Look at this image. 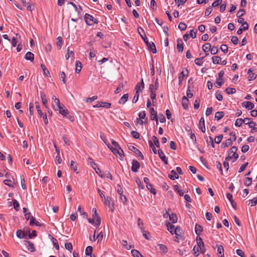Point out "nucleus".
Wrapping results in <instances>:
<instances>
[{"mask_svg":"<svg viewBox=\"0 0 257 257\" xmlns=\"http://www.w3.org/2000/svg\"><path fill=\"white\" fill-rule=\"evenodd\" d=\"M57 110L59 111V113L63 115L64 116L68 114V111L67 109H64L62 106H60V109H57Z\"/></svg>","mask_w":257,"mask_h":257,"instance_id":"obj_34","label":"nucleus"},{"mask_svg":"<svg viewBox=\"0 0 257 257\" xmlns=\"http://www.w3.org/2000/svg\"><path fill=\"white\" fill-rule=\"evenodd\" d=\"M166 225L167 227V229L169 230V231L172 234H173V232L174 231V230L175 229V226L171 223L169 222H166Z\"/></svg>","mask_w":257,"mask_h":257,"instance_id":"obj_22","label":"nucleus"},{"mask_svg":"<svg viewBox=\"0 0 257 257\" xmlns=\"http://www.w3.org/2000/svg\"><path fill=\"white\" fill-rule=\"evenodd\" d=\"M131 135L133 138L135 139H139L140 138L139 133L135 131H133L131 132Z\"/></svg>","mask_w":257,"mask_h":257,"instance_id":"obj_62","label":"nucleus"},{"mask_svg":"<svg viewBox=\"0 0 257 257\" xmlns=\"http://www.w3.org/2000/svg\"><path fill=\"white\" fill-rule=\"evenodd\" d=\"M4 183L5 185L9 186L10 187H11V188L14 187V185L12 184V181L10 180H8V179L5 180L4 181Z\"/></svg>","mask_w":257,"mask_h":257,"instance_id":"obj_63","label":"nucleus"},{"mask_svg":"<svg viewBox=\"0 0 257 257\" xmlns=\"http://www.w3.org/2000/svg\"><path fill=\"white\" fill-rule=\"evenodd\" d=\"M212 7L211 6H209L206 9L205 12V16L206 17L209 16L210 15V14L211 13L212 11Z\"/></svg>","mask_w":257,"mask_h":257,"instance_id":"obj_55","label":"nucleus"},{"mask_svg":"<svg viewBox=\"0 0 257 257\" xmlns=\"http://www.w3.org/2000/svg\"><path fill=\"white\" fill-rule=\"evenodd\" d=\"M88 162L90 164L93 169L97 167V164L93 161V160L91 158H88Z\"/></svg>","mask_w":257,"mask_h":257,"instance_id":"obj_44","label":"nucleus"},{"mask_svg":"<svg viewBox=\"0 0 257 257\" xmlns=\"http://www.w3.org/2000/svg\"><path fill=\"white\" fill-rule=\"evenodd\" d=\"M220 49L224 53H227L228 52V46L225 44H222L220 46Z\"/></svg>","mask_w":257,"mask_h":257,"instance_id":"obj_59","label":"nucleus"},{"mask_svg":"<svg viewBox=\"0 0 257 257\" xmlns=\"http://www.w3.org/2000/svg\"><path fill=\"white\" fill-rule=\"evenodd\" d=\"M223 136L222 135H219L215 138L214 141L216 144H219L222 141Z\"/></svg>","mask_w":257,"mask_h":257,"instance_id":"obj_54","label":"nucleus"},{"mask_svg":"<svg viewBox=\"0 0 257 257\" xmlns=\"http://www.w3.org/2000/svg\"><path fill=\"white\" fill-rule=\"evenodd\" d=\"M138 31L141 38L143 39L148 49H150L153 54H156L157 53L156 46L153 42H149L144 29L142 27H139L138 28Z\"/></svg>","mask_w":257,"mask_h":257,"instance_id":"obj_1","label":"nucleus"},{"mask_svg":"<svg viewBox=\"0 0 257 257\" xmlns=\"http://www.w3.org/2000/svg\"><path fill=\"white\" fill-rule=\"evenodd\" d=\"M85 23L89 26H91L94 24H98V20L94 18L92 15L88 14H85L84 17Z\"/></svg>","mask_w":257,"mask_h":257,"instance_id":"obj_3","label":"nucleus"},{"mask_svg":"<svg viewBox=\"0 0 257 257\" xmlns=\"http://www.w3.org/2000/svg\"><path fill=\"white\" fill-rule=\"evenodd\" d=\"M245 13V11L244 9H240L237 13L236 16L238 18L241 17L244 15Z\"/></svg>","mask_w":257,"mask_h":257,"instance_id":"obj_58","label":"nucleus"},{"mask_svg":"<svg viewBox=\"0 0 257 257\" xmlns=\"http://www.w3.org/2000/svg\"><path fill=\"white\" fill-rule=\"evenodd\" d=\"M188 74L189 71L186 68H185L181 72V73L179 74L178 76L179 85H181L182 84L183 80L185 79V78L188 76Z\"/></svg>","mask_w":257,"mask_h":257,"instance_id":"obj_5","label":"nucleus"},{"mask_svg":"<svg viewBox=\"0 0 257 257\" xmlns=\"http://www.w3.org/2000/svg\"><path fill=\"white\" fill-rule=\"evenodd\" d=\"M52 242H53L54 246L55 247V248L57 250H58L59 249V244H58L57 240L56 238H55L54 237H52Z\"/></svg>","mask_w":257,"mask_h":257,"instance_id":"obj_51","label":"nucleus"},{"mask_svg":"<svg viewBox=\"0 0 257 257\" xmlns=\"http://www.w3.org/2000/svg\"><path fill=\"white\" fill-rule=\"evenodd\" d=\"M128 98V94H124L123 95V96L120 98L119 99L118 103L119 104H124L127 100Z\"/></svg>","mask_w":257,"mask_h":257,"instance_id":"obj_29","label":"nucleus"},{"mask_svg":"<svg viewBox=\"0 0 257 257\" xmlns=\"http://www.w3.org/2000/svg\"><path fill=\"white\" fill-rule=\"evenodd\" d=\"M243 122L242 118H237L235 122V125L236 126H240Z\"/></svg>","mask_w":257,"mask_h":257,"instance_id":"obj_64","label":"nucleus"},{"mask_svg":"<svg viewBox=\"0 0 257 257\" xmlns=\"http://www.w3.org/2000/svg\"><path fill=\"white\" fill-rule=\"evenodd\" d=\"M25 244L29 251L31 252H34L35 251L34 245L32 242L28 241H25Z\"/></svg>","mask_w":257,"mask_h":257,"instance_id":"obj_16","label":"nucleus"},{"mask_svg":"<svg viewBox=\"0 0 257 257\" xmlns=\"http://www.w3.org/2000/svg\"><path fill=\"white\" fill-rule=\"evenodd\" d=\"M204 57H202L201 58H196L195 60V63L198 66H201L203 64V59Z\"/></svg>","mask_w":257,"mask_h":257,"instance_id":"obj_53","label":"nucleus"},{"mask_svg":"<svg viewBox=\"0 0 257 257\" xmlns=\"http://www.w3.org/2000/svg\"><path fill=\"white\" fill-rule=\"evenodd\" d=\"M158 155L161 160L166 164H168V159L161 149L158 150Z\"/></svg>","mask_w":257,"mask_h":257,"instance_id":"obj_12","label":"nucleus"},{"mask_svg":"<svg viewBox=\"0 0 257 257\" xmlns=\"http://www.w3.org/2000/svg\"><path fill=\"white\" fill-rule=\"evenodd\" d=\"M169 220L172 223H176L177 222L178 218L176 214L172 213L169 217Z\"/></svg>","mask_w":257,"mask_h":257,"instance_id":"obj_31","label":"nucleus"},{"mask_svg":"<svg viewBox=\"0 0 257 257\" xmlns=\"http://www.w3.org/2000/svg\"><path fill=\"white\" fill-rule=\"evenodd\" d=\"M177 49L179 53H182L183 51L184 47H183V42L181 39H178L177 40Z\"/></svg>","mask_w":257,"mask_h":257,"instance_id":"obj_13","label":"nucleus"},{"mask_svg":"<svg viewBox=\"0 0 257 257\" xmlns=\"http://www.w3.org/2000/svg\"><path fill=\"white\" fill-rule=\"evenodd\" d=\"M16 235L19 238H24L26 236L25 233L21 230H18L16 232Z\"/></svg>","mask_w":257,"mask_h":257,"instance_id":"obj_35","label":"nucleus"},{"mask_svg":"<svg viewBox=\"0 0 257 257\" xmlns=\"http://www.w3.org/2000/svg\"><path fill=\"white\" fill-rule=\"evenodd\" d=\"M178 28L181 31H184L187 28V25L183 22H180L179 24Z\"/></svg>","mask_w":257,"mask_h":257,"instance_id":"obj_50","label":"nucleus"},{"mask_svg":"<svg viewBox=\"0 0 257 257\" xmlns=\"http://www.w3.org/2000/svg\"><path fill=\"white\" fill-rule=\"evenodd\" d=\"M171 173L173 174V175H169L168 177L169 178L171 179V180H174L175 179H178L179 178V176L177 174V172H176V171L174 170H172L171 171Z\"/></svg>","mask_w":257,"mask_h":257,"instance_id":"obj_32","label":"nucleus"},{"mask_svg":"<svg viewBox=\"0 0 257 257\" xmlns=\"http://www.w3.org/2000/svg\"><path fill=\"white\" fill-rule=\"evenodd\" d=\"M112 198L110 197H105L103 198V200H102L103 203L105 205L107 206L110 211L111 212H113L115 209V207L114 206V204L112 203L111 205L110 204V201H111Z\"/></svg>","mask_w":257,"mask_h":257,"instance_id":"obj_4","label":"nucleus"},{"mask_svg":"<svg viewBox=\"0 0 257 257\" xmlns=\"http://www.w3.org/2000/svg\"><path fill=\"white\" fill-rule=\"evenodd\" d=\"M174 189L176 192H177L179 193L180 196H182L184 195L183 192L182 191V190H181L179 188V186L177 185H174Z\"/></svg>","mask_w":257,"mask_h":257,"instance_id":"obj_42","label":"nucleus"},{"mask_svg":"<svg viewBox=\"0 0 257 257\" xmlns=\"http://www.w3.org/2000/svg\"><path fill=\"white\" fill-rule=\"evenodd\" d=\"M232 145V141L231 139H228L226 140L225 142H223L221 144V148H224L225 147H228L231 146Z\"/></svg>","mask_w":257,"mask_h":257,"instance_id":"obj_23","label":"nucleus"},{"mask_svg":"<svg viewBox=\"0 0 257 257\" xmlns=\"http://www.w3.org/2000/svg\"><path fill=\"white\" fill-rule=\"evenodd\" d=\"M40 94L43 104L44 105L45 108H48L47 105V99L45 94L43 92L41 91Z\"/></svg>","mask_w":257,"mask_h":257,"instance_id":"obj_15","label":"nucleus"},{"mask_svg":"<svg viewBox=\"0 0 257 257\" xmlns=\"http://www.w3.org/2000/svg\"><path fill=\"white\" fill-rule=\"evenodd\" d=\"M224 116V112L223 111H217L215 114V119L217 120H220Z\"/></svg>","mask_w":257,"mask_h":257,"instance_id":"obj_30","label":"nucleus"},{"mask_svg":"<svg viewBox=\"0 0 257 257\" xmlns=\"http://www.w3.org/2000/svg\"><path fill=\"white\" fill-rule=\"evenodd\" d=\"M216 247L217 248V252L219 256L224 257V248L222 245L217 244Z\"/></svg>","mask_w":257,"mask_h":257,"instance_id":"obj_19","label":"nucleus"},{"mask_svg":"<svg viewBox=\"0 0 257 257\" xmlns=\"http://www.w3.org/2000/svg\"><path fill=\"white\" fill-rule=\"evenodd\" d=\"M131 253L134 257H140L142 255L141 253L136 249H132Z\"/></svg>","mask_w":257,"mask_h":257,"instance_id":"obj_48","label":"nucleus"},{"mask_svg":"<svg viewBox=\"0 0 257 257\" xmlns=\"http://www.w3.org/2000/svg\"><path fill=\"white\" fill-rule=\"evenodd\" d=\"M196 239L198 245L197 247H198V249L200 248L201 253H204L205 251V249L204 248V244L202 240V239L199 236H197Z\"/></svg>","mask_w":257,"mask_h":257,"instance_id":"obj_7","label":"nucleus"},{"mask_svg":"<svg viewBox=\"0 0 257 257\" xmlns=\"http://www.w3.org/2000/svg\"><path fill=\"white\" fill-rule=\"evenodd\" d=\"M160 249L163 252V253H166L168 251V249L167 246L162 244H159Z\"/></svg>","mask_w":257,"mask_h":257,"instance_id":"obj_49","label":"nucleus"},{"mask_svg":"<svg viewBox=\"0 0 257 257\" xmlns=\"http://www.w3.org/2000/svg\"><path fill=\"white\" fill-rule=\"evenodd\" d=\"M14 207L15 209L16 210L18 211L19 210L20 208V205L18 203V201L16 199L13 200Z\"/></svg>","mask_w":257,"mask_h":257,"instance_id":"obj_52","label":"nucleus"},{"mask_svg":"<svg viewBox=\"0 0 257 257\" xmlns=\"http://www.w3.org/2000/svg\"><path fill=\"white\" fill-rule=\"evenodd\" d=\"M199 128L203 132H205V120L203 117H201L199 122Z\"/></svg>","mask_w":257,"mask_h":257,"instance_id":"obj_20","label":"nucleus"},{"mask_svg":"<svg viewBox=\"0 0 257 257\" xmlns=\"http://www.w3.org/2000/svg\"><path fill=\"white\" fill-rule=\"evenodd\" d=\"M82 68V64L80 61H76L75 64V72L78 74L80 72Z\"/></svg>","mask_w":257,"mask_h":257,"instance_id":"obj_26","label":"nucleus"},{"mask_svg":"<svg viewBox=\"0 0 257 257\" xmlns=\"http://www.w3.org/2000/svg\"><path fill=\"white\" fill-rule=\"evenodd\" d=\"M223 83H224V81L222 80V79L217 78L215 82V86L217 88H220L222 86V85L223 84Z\"/></svg>","mask_w":257,"mask_h":257,"instance_id":"obj_37","label":"nucleus"},{"mask_svg":"<svg viewBox=\"0 0 257 257\" xmlns=\"http://www.w3.org/2000/svg\"><path fill=\"white\" fill-rule=\"evenodd\" d=\"M242 106L248 110H251L254 107V104L250 101H244L241 104Z\"/></svg>","mask_w":257,"mask_h":257,"instance_id":"obj_14","label":"nucleus"},{"mask_svg":"<svg viewBox=\"0 0 257 257\" xmlns=\"http://www.w3.org/2000/svg\"><path fill=\"white\" fill-rule=\"evenodd\" d=\"M54 103L52 104L53 108L55 110H57V109H60V105L59 99H57L56 100L54 101Z\"/></svg>","mask_w":257,"mask_h":257,"instance_id":"obj_36","label":"nucleus"},{"mask_svg":"<svg viewBox=\"0 0 257 257\" xmlns=\"http://www.w3.org/2000/svg\"><path fill=\"white\" fill-rule=\"evenodd\" d=\"M152 139H153V140L154 143L155 145H156V146L157 148H159L160 147V143H159V141L158 139H157V138L156 136H153L152 137Z\"/></svg>","mask_w":257,"mask_h":257,"instance_id":"obj_57","label":"nucleus"},{"mask_svg":"<svg viewBox=\"0 0 257 257\" xmlns=\"http://www.w3.org/2000/svg\"><path fill=\"white\" fill-rule=\"evenodd\" d=\"M238 149L236 147L233 146L230 149L228 155L225 158V161H228L229 159L234 158L233 162H235L238 158V155L236 153Z\"/></svg>","mask_w":257,"mask_h":257,"instance_id":"obj_2","label":"nucleus"},{"mask_svg":"<svg viewBox=\"0 0 257 257\" xmlns=\"http://www.w3.org/2000/svg\"><path fill=\"white\" fill-rule=\"evenodd\" d=\"M25 58L27 60H30V61L33 62L34 60V55L31 52H28L25 56Z\"/></svg>","mask_w":257,"mask_h":257,"instance_id":"obj_25","label":"nucleus"},{"mask_svg":"<svg viewBox=\"0 0 257 257\" xmlns=\"http://www.w3.org/2000/svg\"><path fill=\"white\" fill-rule=\"evenodd\" d=\"M128 147L130 150L134 152L138 156H139L141 159V160H143L144 159V157L143 154L136 147L132 145L129 146Z\"/></svg>","mask_w":257,"mask_h":257,"instance_id":"obj_8","label":"nucleus"},{"mask_svg":"<svg viewBox=\"0 0 257 257\" xmlns=\"http://www.w3.org/2000/svg\"><path fill=\"white\" fill-rule=\"evenodd\" d=\"M195 231L196 234L199 236L203 231L202 226L198 224H196L195 227Z\"/></svg>","mask_w":257,"mask_h":257,"instance_id":"obj_27","label":"nucleus"},{"mask_svg":"<svg viewBox=\"0 0 257 257\" xmlns=\"http://www.w3.org/2000/svg\"><path fill=\"white\" fill-rule=\"evenodd\" d=\"M212 62L214 64H219L221 61V58L219 56H213L212 58Z\"/></svg>","mask_w":257,"mask_h":257,"instance_id":"obj_40","label":"nucleus"},{"mask_svg":"<svg viewBox=\"0 0 257 257\" xmlns=\"http://www.w3.org/2000/svg\"><path fill=\"white\" fill-rule=\"evenodd\" d=\"M247 74L248 75V80L249 81L253 80L256 78V74L252 72L251 68L248 69Z\"/></svg>","mask_w":257,"mask_h":257,"instance_id":"obj_21","label":"nucleus"},{"mask_svg":"<svg viewBox=\"0 0 257 257\" xmlns=\"http://www.w3.org/2000/svg\"><path fill=\"white\" fill-rule=\"evenodd\" d=\"M150 113L151 114L150 119L152 120H155L157 117V112L156 111L153 107H151L150 109Z\"/></svg>","mask_w":257,"mask_h":257,"instance_id":"obj_24","label":"nucleus"},{"mask_svg":"<svg viewBox=\"0 0 257 257\" xmlns=\"http://www.w3.org/2000/svg\"><path fill=\"white\" fill-rule=\"evenodd\" d=\"M124 86V84L123 83H120L118 86L116 88V90L114 91V93L115 94H117L121 92L123 89Z\"/></svg>","mask_w":257,"mask_h":257,"instance_id":"obj_38","label":"nucleus"},{"mask_svg":"<svg viewBox=\"0 0 257 257\" xmlns=\"http://www.w3.org/2000/svg\"><path fill=\"white\" fill-rule=\"evenodd\" d=\"M110 149V150H111V152L115 155H118L119 156V158L121 160L122 157H123L124 156V153L123 150L121 149V147H120V149L116 148H113L112 147H110L109 145L107 146Z\"/></svg>","mask_w":257,"mask_h":257,"instance_id":"obj_6","label":"nucleus"},{"mask_svg":"<svg viewBox=\"0 0 257 257\" xmlns=\"http://www.w3.org/2000/svg\"><path fill=\"white\" fill-rule=\"evenodd\" d=\"M211 46L210 43H206L202 46V49L203 51L206 52V56H208V53H206L208 52L211 49Z\"/></svg>","mask_w":257,"mask_h":257,"instance_id":"obj_28","label":"nucleus"},{"mask_svg":"<svg viewBox=\"0 0 257 257\" xmlns=\"http://www.w3.org/2000/svg\"><path fill=\"white\" fill-rule=\"evenodd\" d=\"M96 173L101 178H103L104 175L102 174L101 170L98 168L96 167V168H94V169Z\"/></svg>","mask_w":257,"mask_h":257,"instance_id":"obj_60","label":"nucleus"},{"mask_svg":"<svg viewBox=\"0 0 257 257\" xmlns=\"http://www.w3.org/2000/svg\"><path fill=\"white\" fill-rule=\"evenodd\" d=\"M65 248L71 251L72 249H73V247H72V243H70V242H66L65 243Z\"/></svg>","mask_w":257,"mask_h":257,"instance_id":"obj_56","label":"nucleus"},{"mask_svg":"<svg viewBox=\"0 0 257 257\" xmlns=\"http://www.w3.org/2000/svg\"><path fill=\"white\" fill-rule=\"evenodd\" d=\"M93 248L91 246H87L85 249V254L87 256H90L92 254Z\"/></svg>","mask_w":257,"mask_h":257,"instance_id":"obj_39","label":"nucleus"},{"mask_svg":"<svg viewBox=\"0 0 257 257\" xmlns=\"http://www.w3.org/2000/svg\"><path fill=\"white\" fill-rule=\"evenodd\" d=\"M252 179L249 177H246L244 181V185L246 186H249L251 184Z\"/></svg>","mask_w":257,"mask_h":257,"instance_id":"obj_45","label":"nucleus"},{"mask_svg":"<svg viewBox=\"0 0 257 257\" xmlns=\"http://www.w3.org/2000/svg\"><path fill=\"white\" fill-rule=\"evenodd\" d=\"M225 91L226 92V93L228 94H234L236 92V90L235 88H230V87H228V88H226Z\"/></svg>","mask_w":257,"mask_h":257,"instance_id":"obj_43","label":"nucleus"},{"mask_svg":"<svg viewBox=\"0 0 257 257\" xmlns=\"http://www.w3.org/2000/svg\"><path fill=\"white\" fill-rule=\"evenodd\" d=\"M188 98L185 96H183L182 105L184 109H187L188 108Z\"/></svg>","mask_w":257,"mask_h":257,"instance_id":"obj_17","label":"nucleus"},{"mask_svg":"<svg viewBox=\"0 0 257 257\" xmlns=\"http://www.w3.org/2000/svg\"><path fill=\"white\" fill-rule=\"evenodd\" d=\"M140 167V163L136 160L134 159L132 161V166L131 168V170L134 172H137L138 171V169Z\"/></svg>","mask_w":257,"mask_h":257,"instance_id":"obj_9","label":"nucleus"},{"mask_svg":"<svg viewBox=\"0 0 257 257\" xmlns=\"http://www.w3.org/2000/svg\"><path fill=\"white\" fill-rule=\"evenodd\" d=\"M226 197L229 200V201H230V203H231V205L232 206V207L234 208V209H236V203L233 201V199H232V194H231L230 193H227L226 194Z\"/></svg>","mask_w":257,"mask_h":257,"instance_id":"obj_18","label":"nucleus"},{"mask_svg":"<svg viewBox=\"0 0 257 257\" xmlns=\"http://www.w3.org/2000/svg\"><path fill=\"white\" fill-rule=\"evenodd\" d=\"M41 67L43 71L44 74L45 76H46L47 77H49V76H50V72H49V70L47 69V68H46V67L45 66V65L42 64L41 65Z\"/></svg>","mask_w":257,"mask_h":257,"instance_id":"obj_33","label":"nucleus"},{"mask_svg":"<svg viewBox=\"0 0 257 257\" xmlns=\"http://www.w3.org/2000/svg\"><path fill=\"white\" fill-rule=\"evenodd\" d=\"M96 231L94 232V235L93 236L94 240L96 239H98V241H101L103 238V233L101 232L99 233L97 236L95 235Z\"/></svg>","mask_w":257,"mask_h":257,"instance_id":"obj_41","label":"nucleus"},{"mask_svg":"<svg viewBox=\"0 0 257 257\" xmlns=\"http://www.w3.org/2000/svg\"><path fill=\"white\" fill-rule=\"evenodd\" d=\"M57 45L61 49L63 44V40L61 37L59 36L57 38Z\"/></svg>","mask_w":257,"mask_h":257,"instance_id":"obj_47","label":"nucleus"},{"mask_svg":"<svg viewBox=\"0 0 257 257\" xmlns=\"http://www.w3.org/2000/svg\"><path fill=\"white\" fill-rule=\"evenodd\" d=\"M147 189L153 194H156V190L153 188V185L151 184H148L146 186Z\"/></svg>","mask_w":257,"mask_h":257,"instance_id":"obj_46","label":"nucleus"},{"mask_svg":"<svg viewBox=\"0 0 257 257\" xmlns=\"http://www.w3.org/2000/svg\"><path fill=\"white\" fill-rule=\"evenodd\" d=\"M111 104L109 102H103L101 101H98L97 103L94 105V107H104L109 108L111 107Z\"/></svg>","mask_w":257,"mask_h":257,"instance_id":"obj_11","label":"nucleus"},{"mask_svg":"<svg viewBox=\"0 0 257 257\" xmlns=\"http://www.w3.org/2000/svg\"><path fill=\"white\" fill-rule=\"evenodd\" d=\"M173 234H175L176 239H178L177 242H179V239L182 237V230L179 226H177L173 232Z\"/></svg>","mask_w":257,"mask_h":257,"instance_id":"obj_10","label":"nucleus"},{"mask_svg":"<svg viewBox=\"0 0 257 257\" xmlns=\"http://www.w3.org/2000/svg\"><path fill=\"white\" fill-rule=\"evenodd\" d=\"M218 51V48L216 46H213L211 49H210V52L212 55H215L217 54Z\"/></svg>","mask_w":257,"mask_h":257,"instance_id":"obj_61","label":"nucleus"}]
</instances>
